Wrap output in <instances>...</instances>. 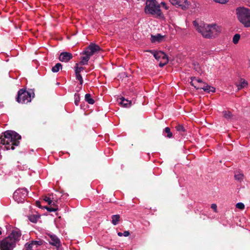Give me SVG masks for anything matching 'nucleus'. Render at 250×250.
<instances>
[{
	"instance_id": "obj_1",
	"label": "nucleus",
	"mask_w": 250,
	"mask_h": 250,
	"mask_svg": "<svg viewBox=\"0 0 250 250\" xmlns=\"http://www.w3.org/2000/svg\"><path fill=\"white\" fill-rule=\"evenodd\" d=\"M193 24L196 30L206 38H211L221 31V27L216 24H207L203 22L199 23L196 21L193 22Z\"/></svg>"
},
{
	"instance_id": "obj_2",
	"label": "nucleus",
	"mask_w": 250,
	"mask_h": 250,
	"mask_svg": "<svg viewBox=\"0 0 250 250\" xmlns=\"http://www.w3.org/2000/svg\"><path fill=\"white\" fill-rule=\"evenodd\" d=\"M21 136L14 131L7 130L0 138V144L5 146L7 150L14 149L20 144Z\"/></svg>"
},
{
	"instance_id": "obj_3",
	"label": "nucleus",
	"mask_w": 250,
	"mask_h": 250,
	"mask_svg": "<svg viewBox=\"0 0 250 250\" xmlns=\"http://www.w3.org/2000/svg\"><path fill=\"white\" fill-rule=\"evenodd\" d=\"M21 236V233L19 229H13L9 236L0 242V250H13Z\"/></svg>"
},
{
	"instance_id": "obj_4",
	"label": "nucleus",
	"mask_w": 250,
	"mask_h": 250,
	"mask_svg": "<svg viewBox=\"0 0 250 250\" xmlns=\"http://www.w3.org/2000/svg\"><path fill=\"white\" fill-rule=\"evenodd\" d=\"M237 18L245 27H250V9L239 7L236 9Z\"/></svg>"
},
{
	"instance_id": "obj_5",
	"label": "nucleus",
	"mask_w": 250,
	"mask_h": 250,
	"mask_svg": "<svg viewBox=\"0 0 250 250\" xmlns=\"http://www.w3.org/2000/svg\"><path fill=\"white\" fill-rule=\"evenodd\" d=\"M145 11L146 14L156 17H161L162 15L160 6L156 3L155 0H146Z\"/></svg>"
},
{
	"instance_id": "obj_6",
	"label": "nucleus",
	"mask_w": 250,
	"mask_h": 250,
	"mask_svg": "<svg viewBox=\"0 0 250 250\" xmlns=\"http://www.w3.org/2000/svg\"><path fill=\"white\" fill-rule=\"evenodd\" d=\"M34 93L33 91H27L23 89H20L18 93L17 101L19 103L26 104L31 101L32 98L34 97Z\"/></svg>"
},
{
	"instance_id": "obj_7",
	"label": "nucleus",
	"mask_w": 250,
	"mask_h": 250,
	"mask_svg": "<svg viewBox=\"0 0 250 250\" xmlns=\"http://www.w3.org/2000/svg\"><path fill=\"white\" fill-rule=\"evenodd\" d=\"M148 51L152 54L154 57L158 61L160 62L159 65L160 67H163L168 62V57L164 52L161 51H157L155 50H149Z\"/></svg>"
},
{
	"instance_id": "obj_8",
	"label": "nucleus",
	"mask_w": 250,
	"mask_h": 250,
	"mask_svg": "<svg viewBox=\"0 0 250 250\" xmlns=\"http://www.w3.org/2000/svg\"><path fill=\"white\" fill-rule=\"evenodd\" d=\"M28 191L25 188H20L17 189L13 194L14 199L18 203H22L27 195Z\"/></svg>"
},
{
	"instance_id": "obj_9",
	"label": "nucleus",
	"mask_w": 250,
	"mask_h": 250,
	"mask_svg": "<svg viewBox=\"0 0 250 250\" xmlns=\"http://www.w3.org/2000/svg\"><path fill=\"white\" fill-rule=\"evenodd\" d=\"M101 50L100 47L95 44L91 43L85 49L82 53V54H87L89 56L91 57L95 53Z\"/></svg>"
},
{
	"instance_id": "obj_10",
	"label": "nucleus",
	"mask_w": 250,
	"mask_h": 250,
	"mask_svg": "<svg viewBox=\"0 0 250 250\" xmlns=\"http://www.w3.org/2000/svg\"><path fill=\"white\" fill-rule=\"evenodd\" d=\"M42 244V241H32L30 243H26L23 250H39Z\"/></svg>"
},
{
	"instance_id": "obj_11",
	"label": "nucleus",
	"mask_w": 250,
	"mask_h": 250,
	"mask_svg": "<svg viewBox=\"0 0 250 250\" xmlns=\"http://www.w3.org/2000/svg\"><path fill=\"white\" fill-rule=\"evenodd\" d=\"M171 4L183 10L187 9L189 5L188 0H169Z\"/></svg>"
},
{
	"instance_id": "obj_12",
	"label": "nucleus",
	"mask_w": 250,
	"mask_h": 250,
	"mask_svg": "<svg viewBox=\"0 0 250 250\" xmlns=\"http://www.w3.org/2000/svg\"><path fill=\"white\" fill-rule=\"evenodd\" d=\"M45 237L51 245L56 247H59L60 246V240L56 235L49 233L46 234Z\"/></svg>"
},
{
	"instance_id": "obj_13",
	"label": "nucleus",
	"mask_w": 250,
	"mask_h": 250,
	"mask_svg": "<svg viewBox=\"0 0 250 250\" xmlns=\"http://www.w3.org/2000/svg\"><path fill=\"white\" fill-rule=\"evenodd\" d=\"M73 57L71 53L66 52H63L60 54L59 60L62 62H67Z\"/></svg>"
},
{
	"instance_id": "obj_14",
	"label": "nucleus",
	"mask_w": 250,
	"mask_h": 250,
	"mask_svg": "<svg viewBox=\"0 0 250 250\" xmlns=\"http://www.w3.org/2000/svg\"><path fill=\"white\" fill-rule=\"evenodd\" d=\"M165 36L160 34H157L155 35H151L150 40L153 43H159L162 42L164 39Z\"/></svg>"
},
{
	"instance_id": "obj_15",
	"label": "nucleus",
	"mask_w": 250,
	"mask_h": 250,
	"mask_svg": "<svg viewBox=\"0 0 250 250\" xmlns=\"http://www.w3.org/2000/svg\"><path fill=\"white\" fill-rule=\"evenodd\" d=\"M191 81L190 82L191 84L193 85L195 88L197 89L196 86L198 85L200 87H203L204 83L200 79H196L195 77L191 78Z\"/></svg>"
},
{
	"instance_id": "obj_16",
	"label": "nucleus",
	"mask_w": 250,
	"mask_h": 250,
	"mask_svg": "<svg viewBox=\"0 0 250 250\" xmlns=\"http://www.w3.org/2000/svg\"><path fill=\"white\" fill-rule=\"evenodd\" d=\"M197 89H203L205 91L209 92H215V88L212 86H210L208 84L204 83L203 87H200L199 86H196Z\"/></svg>"
},
{
	"instance_id": "obj_17",
	"label": "nucleus",
	"mask_w": 250,
	"mask_h": 250,
	"mask_svg": "<svg viewBox=\"0 0 250 250\" xmlns=\"http://www.w3.org/2000/svg\"><path fill=\"white\" fill-rule=\"evenodd\" d=\"M118 102L123 107H129L132 104L131 101L125 99L124 98H121Z\"/></svg>"
},
{
	"instance_id": "obj_18",
	"label": "nucleus",
	"mask_w": 250,
	"mask_h": 250,
	"mask_svg": "<svg viewBox=\"0 0 250 250\" xmlns=\"http://www.w3.org/2000/svg\"><path fill=\"white\" fill-rule=\"evenodd\" d=\"M248 82L243 79H241L239 80L238 83L236 84L238 90H240L244 87H246L248 86Z\"/></svg>"
},
{
	"instance_id": "obj_19",
	"label": "nucleus",
	"mask_w": 250,
	"mask_h": 250,
	"mask_svg": "<svg viewBox=\"0 0 250 250\" xmlns=\"http://www.w3.org/2000/svg\"><path fill=\"white\" fill-rule=\"evenodd\" d=\"M84 56H83L81 58V61L79 62L81 65H84L87 64L88 61L90 59V57L87 54H83Z\"/></svg>"
},
{
	"instance_id": "obj_20",
	"label": "nucleus",
	"mask_w": 250,
	"mask_h": 250,
	"mask_svg": "<svg viewBox=\"0 0 250 250\" xmlns=\"http://www.w3.org/2000/svg\"><path fill=\"white\" fill-rule=\"evenodd\" d=\"M244 178V176L242 172L240 171H237L235 173L234 178L236 180L238 181V182H242Z\"/></svg>"
},
{
	"instance_id": "obj_21",
	"label": "nucleus",
	"mask_w": 250,
	"mask_h": 250,
	"mask_svg": "<svg viewBox=\"0 0 250 250\" xmlns=\"http://www.w3.org/2000/svg\"><path fill=\"white\" fill-rule=\"evenodd\" d=\"M84 69V67L81 65L80 63H77L74 67L75 73L80 74L81 72Z\"/></svg>"
},
{
	"instance_id": "obj_22",
	"label": "nucleus",
	"mask_w": 250,
	"mask_h": 250,
	"mask_svg": "<svg viewBox=\"0 0 250 250\" xmlns=\"http://www.w3.org/2000/svg\"><path fill=\"white\" fill-rule=\"evenodd\" d=\"M84 98L85 101L89 104H93L95 102L90 94H86Z\"/></svg>"
},
{
	"instance_id": "obj_23",
	"label": "nucleus",
	"mask_w": 250,
	"mask_h": 250,
	"mask_svg": "<svg viewBox=\"0 0 250 250\" xmlns=\"http://www.w3.org/2000/svg\"><path fill=\"white\" fill-rule=\"evenodd\" d=\"M112 223L114 225H116L118 224L120 216L119 215H113L112 216Z\"/></svg>"
},
{
	"instance_id": "obj_24",
	"label": "nucleus",
	"mask_w": 250,
	"mask_h": 250,
	"mask_svg": "<svg viewBox=\"0 0 250 250\" xmlns=\"http://www.w3.org/2000/svg\"><path fill=\"white\" fill-rule=\"evenodd\" d=\"M62 67V65L60 63H57L52 68V71L53 72H58L60 69Z\"/></svg>"
},
{
	"instance_id": "obj_25",
	"label": "nucleus",
	"mask_w": 250,
	"mask_h": 250,
	"mask_svg": "<svg viewBox=\"0 0 250 250\" xmlns=\"http://www.w3.org/2000/svg\"><path fill=\"white\" fill-rule=\"evenodd\" d=\"M223 114L224 117L227 119H230L232 117V114L229 111H224L223 112Z\"/></svg>"
},
{
	"instance_id": "obj_26",
	"label": "nucleus",
	"mask_w": 250,
	"mask_h": 250,
	"mask_svg": "<svg viewBox=\"0 0 250 250\" xmlns=\"http://www.w3.org/2000/svg\"><path fill=\"white\" fill-rule=\"evenodd\" d=\"M240 35L239 34H235L232 39L233 42L234 44H237L238 42L240 40Z\"/></svg>"
},
{
	"instance_id": "obj_27",
	"label": "nucleus",
	"mask_w": 250,
	"mask_h": 250,
	"mask_svg": "<svg viewBox=\"0 0 250 250\" xmlns=\"http://www.w3.org/2000/svg\"><path fill=\"white\" fill-rule=\"evenodd\" d=\"M74 102L75 104L76 105H78L80 101V95L78 93H75L74 95Z\"/></svg>"
},
{
	"instance_id": "obj_28",
	"label": "nucleus",
	"mask_w": 250,
	"mask_h": 250,
	"mask_svg": "<svg viewBox=\"0 0 250 250\" xmlns=\"http://www.w3.org/2000/svg\"><path fill=\"white\" fill-rule=\"evenodd\" d=\"M165 132L167 133V135L166 136L167 138H170L172 136V134L170 131V128L168 127H166L165 129Z\"/></svg>"
},
{
	"instance_id": "obj_29",
	"label": "nucleus",
	"mask_w": 250,
	"mask_h": 250,
	"mask_svg": "<svg viewBox=\"0 0 250 250\" xmlns=\"http://www.w3.org/2000/svg\"><path fill=\"white\" fill-rule=\"evenodd\" d=\"M45 208L49 212H54L58 209V207H53L51 206L50 207H45Z\"/></svg>"
},
{
	"instance_id": "obj_30",
	"label": "nucleus",
	"mask_w": 250,
	"mask_h": 250,
	"mask_svg": "<svg viewBox=\"0 0 250 250\" xmlns=\"http://www.w3.org/2000/svg\"><path fill=\"white\" fill-rule=\"evenodd\" d=\"M75 75H76V79L79 81L80 84L81 85H82V84L83 83V78H82L81 75L80 74L75 73Z\"/></svg>"
},
{
	"instance_id": "obj_31",
	"label": "nucleus",
	"mask_w": 250,
	"mask_h": 250,
	"mask_svg": "<svg viewBox=\"0 0 250 250\" xmlns=\"http://www.w3.org/2000/svg\"><path fill=\"white\" fill-rule=\"evenodd\" d=\"M176 130L181 132H185V129L184 127V126L181 125H179L177 126H176Z\"/></svg>"
},
{
	"instance_id": "obj_32",
	"label": "nucleus",
	"mask_w": 250,
	"mask_h": 250,
	"mask_svg": "<svg viewBox=\"0 0 250 250\" xmlns=\"http://www.w3.org/2000/svg\"><path fill=\"white\" fill-rule=\"evenodd\" d=\"M236 208L240 209H243L245 208V205L242 203H238L236 205Z\"/></svg>"
},
{
	"instance_id": "obj_33",
	"label": "nucleus",
	"mask_w": 250,
	"mask_h": 250,
	"mask_svg": "<svg viewBox=\"0 0 250 250\" xmlns=\"http://www.w3.org/2000/svg\"><path fill=\"white\" fill-rule=\"evenodd\" d=\"M44 201L46 202L49 205H52L53 201L51 199L47 197H45L44 198Z\"/></svg>"
},
{
	"instance_id": "obj_34",
	"label": "nucleus",
	"mask_w": 250,
	"mask_h": 250,
	"mask_svg": "<svg viewBox=\"0 0 250 250\" xmlns=\"http://www.w3.org/2000/svg\"><path fill=\"white\" fill-rule=\"evenodd\" d=\"M161 5L166 9V10H168L169 6L167 5V4L165 2H161Z\"/></svg>"
},
{
	"instance_id": "obj_35",
	"label": "nucleus",
	"mask_w": 250,
	"mask_h": 250,
	"mask_svg": "<svg viewBox=\"0 0 250 250\" xmlns=\"http://www.w3.org/2000/svg\"><path fill=\"white\" fill-rule=\"evenodd\" d=\"M214 1L216 2L224 4L229 1V0H214Z\"/></svg>"
},
{
	"instance_id": "obj_36",
	"label": "nucleus",
	"mask_w": 250,
	"mask_h": 250,
	"mask_svg": "<svg viewBox=\"0 0 250 250\" xmlns=\"http://www.w3.org/2000/svg\"><path fill=\"white\" fill-rule=\"evenodd\" d=\"M211 208L213 209L215 212H217V205L215 204H212L211 206Z\"/></svg>"
},
{
	"instance_id": "obj_37",
	"label": "nucleus",
	"mask_w": 250,
	"mask_h": 250,
	"mask_svg": "<svg viewBox=\"0 0 250 250\" xmlns=\"http://www.w3.org/2000/svg\"><path fill=\"white\" fill-rule=\"evenodd\" d=\"M123 233V235L125 237L128 236L130 234L128 231H125Z\"/></svg>"
},
{
	"instance_id": "obj_38",
	"label": "nucleus",
	"mask_w": 250,
	"mask_h": 250,
	"mask_svg": "<svg viewBox=\"0 0 250 250\" xmlns=\"http://www.w3.org/2000/svg\"><path fill=\"white\" fill-rule=\"evenodd\" d=\"M51 207H58V206L57 205V204L54 202L53 201V203H52V205H50Z\"/></svg>"
},
{
	"instance_id": "obj_39",
	"label": "nucleus",
	"mask_w": 250,
	"mask_h": 250,
	"mask_svg": "<svg viewBox=\"0 0 250 250\" xmlns=\"http://www.w3.org/2000/svg\"><path fill=\"white\" fill-rule=\"evenodd\" d=\"M198 65H197V67H195V68L196 69V70L198 72H201V70L200 68V67L198 68Z\"/></svg>"
},
{
	"instance_id": "obj_40",
	"label": "nucleus",
	"mask_w": 250,
	"mask_h": 250,
	"mask_svg": "<svg viewBox=\"0 0 250 250\" xmlns=\"http://www.w3.org/2000/svg\"><path fill=\"white\" fill-rule=\"evenodd\" d=\"M118 236H122L123 235V233H122V232H118Z\"/></svg>"
},
{
	"instance_id": "obj_41",
	"label": "nucleus",
	"mask_w": 250,
	"mask_h": 250,
	"mask_svg": "<svg viewBox=\"0 0 250 250\" xmlns=\"http://www.w3.org/2000/svg\"><path fill=\"white\" fill-rule=\"evenodd\" d=\"M40 203L39 201H36V205H37V206H39V207H40Z\"/></svg>"
},
{
	"instance_id": "obj_42",
	"label": "nucleus",
	"mask_w": 250,
	"mask_h": 250,
	"mask_svg": "<svg viewBox=\"0 0 250 250\" xmlns=\"http://www.w3.org/2000/svg\"><path fill=\"white\" fill-rule=\"evenodd\" d=\"M1 234V230H0V235Z\"/></svg>"
}]
</instances>
